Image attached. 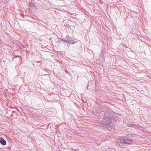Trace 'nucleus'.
Returning <instances> with one entry per match:
<instances>
[{
    "label": "nucleus",
    "mask_w": 151,
    "mask_h": 151,
    "mask_svg": "<svg viewBox=\"0 0 151 151\" xmlns=\"http://www.w3.org/2000/svg\"><path fill=\"white\" fill-rule=\"evenodd\" d=\"M111 113L109 111H106L104 113V115L102 120V123L107 124V125L104 124L106 127L108 126V123H112V121L111 118Z\"/></svg>",
    "instance_id": "2"
},
{
    "label": "nucleus",
    "mask_w": 151,
    "mask_h": 151,
    "mask_svg": "<svg viewBox=\"0 0 151 151\" xmlns=\"http://www.w3.org/2000/svg\"><path fill=\"white\" fill-rule=\"evenodd\" d=\"M99 2L101 4H102V3L101 2V1H99Z\"/></svg>",
    "instance_id": "6"
},
{
    "label": "nucleus",
    "mask_w": 151,
    "mask_h": 151,
    "mask_svg": "<svg viewBox=\"0 0 151 151\" xmlns=\"http://www.w3.org/2000/svg\"><path fill=\"white\" fill-rule=\"evenodd\" d=\"M129 126L131 127H132V128H136L137 127V126L131 124H129Z\"/></svg>",
    "instance_id": "5"
},
{
    "label": "nucleus",
    "mask_w": 151,
    "mask_h": 151,
    "mask_svg": "<svg viewBox=\"0 0 151 151\" xmlns=\"http://www.w3.org/2000/svg\"><path fill=\"white\" fill-rule=\"evenodd\" d=\"M63 40L65 42H68V43L71 44H73L76 43V41L74 40L72 38L69 36H67L64 39H63Z\"/></svg>",
    "instance_id": "3"
},
{
    "label": "nucleus",
    "mask_w": 151,
    "mask_h": 151,
    "mask_svg": "<svg viewBox=\"0 0 151 151\" xmlns=\"http://www.w3.org/2000/svg\"><path fill=\"white\" fill-rule=\"evenodd\" d=\"M133 136L131 134L123 136L117 140V142L121 147L131 145L132 143L130 142Z\"/></svg>",
    "instance_id": "1"
},
{
    "label": "nucleus",
    "mask_w": 151,
    "mask_h": 151,
    "mask_svg": "<svg viewBox=\"0 0 151 151\" xmlns=\"http://www.w3.org/2000/svg\"><path fill=\"white\" fill-rule=\"evenodd\" d=\"M0 142L3 145H6V141L2 137L0 138Z\"/></svg>",
    "instance_id": "4"
}]
</instances>
